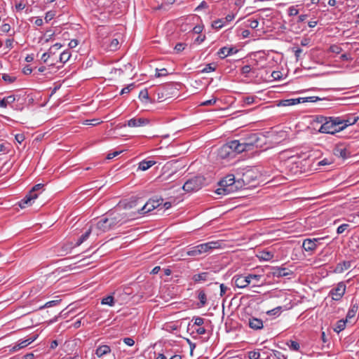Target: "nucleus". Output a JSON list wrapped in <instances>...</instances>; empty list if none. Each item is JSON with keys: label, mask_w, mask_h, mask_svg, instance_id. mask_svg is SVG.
<instances>
[{"label": "nucleus", "mask_w": 359, "mask_h": 359, "mask_svg": "<svg viewBox=\"0 0 359 359\" xmlns=\"http://www.w3.org/2000/svg\"><path fill=\"white\" fill-rule=\"evenodd\" d=\"M325 120H327L326 116L322 115L314 116L310 123L311 127L318 132L320 126H322L323 121Z\"/></svg>", "instance_id": "17"}, {"label": "nucleus", "mask_w": 359, "mask_h": 359, "mask_svg": "<svg viewBox=\"0 0 359 359\" xmlns=\"http://www.w3.org/2000/svg\"><path fill=\"white\" fill-rule=\"evenodd\" d=\"M235 144H236V141L235 140H232V141H230L227 143L225 144L226 146H227L228 147H229V149L230 152L231 153V154L233 156V157H235L236 153V147H235Z\"/></svg>", "instance_id": "38"}, {"label": "nucleus", "mask_w": 359, "mask_h": 359, "mask_svg": "<svg viewBox=\"0 0 359 359\" xmlns=\"http://www.w3.org/2000/svg\"><path fill=\"white\" fill-rule=\"evenodd\" d=\"M248 325L254 330H262L264 327L263 321L261 319L255 317H250L248 318Z\"/></svg>", "instance_id": "15"}, {"label": "nucleus", "mask_w": 359, "mask_h": 359, "mask_svg": "<svg viewBox=\"0 0 359 359\" xmlns=\"http://www.w3.org/2000/svg\"><path fill=\"white\" fill-rule=\"evenodd\" d=\"M43 187V184H37L34 186L25 198L19 202L20 207L25 208L27 205L30 204L32 201L36 199L42 193Z\"/></svg>", "instance_id": "4"}, {"label": "nucleus", "mask_w": 359, "mask_h": 359, "mask_svg": "<svg viewBox=\"0 0 359 359\" xmlns=\"http://www.w3.org/2000/svg\"><path fill=\"white\" fill-rule=\"evenodd\" d=\"M119 41L118 39H111L109 43V48L111 50H116L118 48Z\"/></svg>", "instance_id": "43"}, {"label": "nucleus", "mask_w": 359, "mask_h": 359, "mask_svg": "<svg viewBox=\"0 0 359 359\" xmlns=\"http://www.w3.org/2000/svg\"><path fill=\"white\" fill-rule=\"evenodd\" d=\"M204 177L198 175L188 180L183 185L182 189L187 192L196 191L202 188L205 184Z\"/></svg>", "instance_id": "5"}, {"label": "nucleus", "mask_w": 359, "mask_h": 359, "mask_svg": "<svg viewBox=\"0 0 359 359\" xmlns=\"http://www.w3.org/2000/svg\"><path fill=\"white\" fill-rule=\"evenodd\" d=\"M37 337H38V334H35V335H34L32 337H30L27 339L22 341L18 344L14 346L12 348L11 351H18V350H20V349H21L22 348H25V347L27 346L28 345H29L30 344L34 342L37 339Z\"/></svg>", "instance_id": "18"}, {"label": "nucleus", "mask_w": 359, "mask_h": 359, "mask_svg": "<svg viewBox=\"0 0 359 359\" xmlns=\"http://www.w3.org/2000/svg\"><path fill=\"white\" fill-rule=\"evenodd\" d=\"M139 97L142 100H149V94H148L147 90L144 89L143 90H141L140 93Z\"/></svg>", "instance_id": "52"}, {"label": "nucleus", "mask_w": 359, "mask_h": 359, "mask_svg": "<svg viewBox=\"0 0 359 359\" xmlns=\"http://www.w3.org/2000/svg\"><path fill=\"white\" fill-rule=\"evenodd\" d=\"M320 238H306L303 242L302 248L307 252H312L316 248V242H318Z\"/></svg>", "instance_id": "12"}, {"label": "nucleus", "mask_w": 359, "mask_h": 359, "mask_svg": "<svg viewBox=\"0 0 359 359\" xmlns=\"http://www.w3.org/2000/svg\"><path fill=\"white\" fill-rule=\"evenodd\" d=\"M60 302H61V299H60V300H53V301L48 302L43 306H41L40 309H43L44 308H48V307L56 306Z\"/></svg>", "instance_id": "44"}, {"label": "nucleus", "mask_w": 359, "mask_h": 359, "mask_svg": "<svg viewBox=\"0 0 359 359\" xmlns=\"http://www.w3.org/2000/svg\"><path fill=\"white\" fill-rule=\"evenodd\" d=\"M290 349L294 351H299L300 349L299 344L296 341L290 340L286 343Z\"/></svg>", "instance_id": "34"}, {"label": "nucleus", "mask_w": 359, "mask_h": 359, "mask_svg": "<svg viewBox=\"0 0 359 359\" xmlns=\"http://www.w3.org/2000/svg\"><path fill=\"white\" fill-rule=\"evenodd\" d=\"M25 135L22 133L17 134L15 135V139L18 143H22L25 140Z\"/></svg>", "instance_id": "63"}, {"label": "nucleus", "mask_w": 359, "mask_h": 359, "mask_svg": "<svg viewBox=\"0 0 359 359\" xmlns=\"http://www.w3.org/2000/svg\"><path fill=\"white\" fill-rule=\"evenodd\" d=\"M15 100V97L13 95L5 97L0 100V107L6 108L8 106V104L13 103Z\"/></svg>", "instance_id": "30"}, {"label": "nucleus", "mask_w": 359, "mask_h": 359, "mask_svg": "<svg viewBox=\"0 0 359 359\" xmlns=\"http://www.w3.org/2000/svg\"><path fill=\"white\" fill-rule=\"evenodd\" d=\"M342 48L339 46L338 45H332L330 46V47L329 48V52H331V53H336V54H339L342 52Z\"/></svg>", "instance_id": "42"}, {"label": "nucleus", "mask_w": 359, "mask_h": 359, "mask_svg": "<svg viewBox=\"0 0 359 359\" xmlns=\"http://www.w3.org/2000/svg\"><path fill=\"white\" fill-rule=\"evenodd\" d=\"M74 248V245H72V243L70 244H66L64 245L62 248V250L65 254L68 253V251L70 250L72 248Z\"/></svg>", "instance_id": "62"}, {"label": "nucleus", "mask_w": 359, "mask_h": 359, "mask_svg": "<svg viewBox=\"0 0 359 359\" xmlns=\"http://www.w3.org/2000/svg\"><path fill=\"white\" fill-rule=\"evenodd\" d=\"M2 79L8 83H12L16 81L17 78L15 76H11L7 74H3Z\"/></svg>", "instance_id": "40"}, {"label": "nucleus", "mask_w": 359, "mask_h": 359, "mask_svg": "<svg viewBox=\"0 0 359 359\" xmlns=\"http://www.w3.org/2000/svg\"><path fill=\"white\" fill-rule=\"evenodd\" d=\"M96 228L101 232H107L112 229L107 217L102 218L98 221L96 224Z\"/></svg>", "instance_id": "19"}, {"label": "nucleus", "mask_w": 359, "mask_h": 359, "mask_svg": "<svg viewBox=\"0 0 359 359\" xmlns=\"http://www.w3.org/2000/svg\"><path fill=\"white\" fill-rule=\"evenodd\" d=\"M123 342L129 346H132L134 345L135 344V341L133 340V339L130 338V337H126V338H123Z\"/></svg>", "instance_id": "58"}, {"label": "nucleus", "mask_w": 359, "mask_h": 359, "mask_svg": "<svg viewBox=\"0 0 359 359\" xmlns=\"http://www.w3.org/2000/svg\"><path fill=\"white\" fill-rule=\"evenodd\" d=\"M236 176L238 177V180H240L241 183V188L245 185L250 184L256 179L255 172L250 169H243L241 171L238 170Z\"/></svg>", "instance_id": "7"}, {"label": "nucleus", "mask_w": 359, "mask_h": 359, "mask_svg": "<svg viewBox=\"0 0 359 359\" xmlns=\"http://www.w3.org/2000/svg\"><path fill=\"white\" fill-rule=\"evenodd\" d=\"M249 359H259L260 358V353L257 351H250L248 353Z\"/></svg>", "instance_id": "49"}, {"label": "nucleus", "mask_w": 359, "mask_h": 359, "mask_svg": "<svg viewBox=\"0 0 359 359\" xmlns=\"http://www.w3.org/2000/svg\"><path fill=\"white\" fill-rule=\"evenodd\" d=\"M193 320H194V325L198 326H201L204 323V319L201 317H194Z\"/></svg>", "instance_id": "57"}, {"label": "nucleus", "mask_w": 359, "mask_h": 359, "mask_svg": "<svg viewBox=\"0 0 359 359\" xmlns=\"http://www.w3.org/2000/svg\"><path fill=\"white\" fill-rule=\"evenodd\" d=\"M196 248L200 255L208 252L207 249H206V245L205 243H202V244L196 245Z\"/></svg>", "instance_id": "53"}, {"label": "nucleus", "mask_w": 359, "mask_h": 359, "mask_svg": "<svg viewBox=\"0 0 359 359\" xmlns=\"http://www.w3.org/2000/svg\"><path fill=\"white\" fill-rule=\"evenodd\" d=\"M271 273L276 277H285L292 274V271L281 266L273 267Z\"/></svg>", "instance_id": "11"}, {"label": "nucleus", "mask_w": 359, "mask_h": 359, "mask_svg": "<svg viewBox=\"0 0 359 359\" xmlns=\"http://www.w3.org/2000/svg\"><path fill=\"white\" fill-rule=\"evenodd\" d=\"M302 97L285 100H282L281 103L283 106L294 105V104L302 103Z\"/></svg>", "instance_id": "32"}, {"label": "nucleus", "mask_w": 359, "mask_h": 359, "mask_svg": "<svg viewBox=\"0 0 359 359\" xmlns=\"http://www.w3.org/2000/svg\"><path fill=\"white\" fill-rule=\"evenodd\" d=\"M163 201L162 198L149 199L140 209L137 210V212L140 215L147 213L155 208L159 207Z\"/></svg>", "instance_id": "8"}, {"label": "nucleus", "mask_w": 359, "mask_h": 359, "mask_svg": "<svg viewBox=\"0 0 359 359\" xmlns=\"http://www.w3.org/2000/svg\"><path fill=\"white\" fill-rule=\"evenodd\" d=\"M349 226V224H343L341 225H340L337 229V233L338 234H341L345 230L347 229V228Z\"/></svg>", "instance_id": "56"}, {"label": "nucleus", "mask_w": 359, "mask_h": 359, "mask_svg": "<svg viewBox=\"0 0 359 359\" xmlns=\"http://www.w3.org/2000/svg\"><path fill=\"white\" fill-rule=\"evenodd\" d=\"M156 163V162L153 160H143L139 163L138 169L142 171H145L154 165Z\"/></svg>", "instance_id": "22"}, {"label": "nucleus", "mask_w": 359, "mask_h": 359, "mask_svg": "<svg viewBox=\"0 0 359 359\" xmlns=\"http://www.w3.org/2000/svg\"><path fill=\"white\" fill-rule=\"evenodd\" d=\"M101 303L112 306L114 305V298L111 295L107 296L102 299Z\"/></svg>", "instance_id": "35"}, {"label": "nucleus", "mask_w": 359, "mask_h": 359, "mask_svg": "<svg viewBox=\"0 0 359 359\" xmlns=\"http://www.w3.org/2000/svg\"><path fill=\"white\" fill-rule=\"evenodd\" d=\"M55 16V11H48L46 13L45 20L46 22H48V21L51 20L52 19H53Z\"/></svg>", "instance_id": "50"}, {"label": "nucleus", "mask_w": 359, "mask_h": 359, "mask_svg": "<svg viewBox=\"0 0 359 359\" xmlns=\"http://www.w3.org/2000/svg\"><path fill=\"white\" fill-rule=\"evenodd\" d=\"M234 285L239 288H245L250 284V280L243 275H236L233 278Z\"/></svg>", "instance_id": "10"}, {"label": "nucleus", "mask_w": 359, "mask_h": 359, "mask_svg": "<svg viewBox=\"0 0 359 359\" xmlns=\"http://www.w3.org/2000/svg\"><path fill=\"white\" fill-rule=\"evenodd\" d=\"M264 139V136L259 133H250L241 138L249 151L252 150L255 147H261Z\"/></svg>", "instance_id": "3"}, {"label": "nucleus", "mask_w": 359, "mask_h": 359, "mask_svg": "<svg viewBox=\"0 0 359 359\" xmlns=\"http://www.w3.org/2000/svg\"><path fill=\"white\" fill-rule=\"evenodd\" d=\"M229 148L225 144L222 145L218 151V156L222 159L234 158Z\"/></svg>", "instance_id": "21"}, {"label": "nucleus", "mask_w": 359, "mask_h": 359, "mask_svg": "<svg viewBox=\"0 0 359 359\" xmlns=\"http://www.w3.org/2000/svg\"><path fill=\"white\" fill-rule=\"evenodd\" d=\"M359 119V117L355 115H351L348 116L347 118H341V121L343 123H341L342 126H344V129L348 126H352L355 124L358 120Z\"/></svg>", "instance_id": "23"}, {"label": "nucleus", "mask_w": 359, "mask_h": 359, "mask_svg": "<svg viewBox=\"0 0 359 359\" xmlns=\"http://www.w3.org/2000/svg\"><path fill=\"white\" fill-rule=\"evenodd\" d=\"M149 123V120L144 118H133L128 121L129 127H140Z\"/></svg>", "instance_id": "13"}, {"label": "nucleus", "mask_w": 359, "mask_h": 359, "mask_svg": "<svg viewBox=\"0 0 359 359\" xmlns=\"http://www.w3.org/2000/svg\"><path fill=\"white\" fill-rule=\"evenodd\" d=\"M351 266V261H344L343 262L337 264L335 271L341 273L344 271L348 269Z\"/></svg>", "instance_id": "29"}, {"label": "nucleus", "mask_w": 359, "mask_h": 359, "mask_svg": "<svg viewBox=\"0 0 359 359\" xmlns=\"http://www.w3.org/2000/svg\"><path fill=\"white\" fill-rule=\"evenodd\" d=\"M241 74H248L251 71V67L250 65H245L241 68Z\"/></svg>", "instance_id": "64"}, {"label": "nucleus", "mask_w": 359, "mask_h": 359, "mask_svg": "<svg viewBox=\"0 0 359 359\" xmlns=\"http://www.w3.org/2000/svg\"><path fill=\"white\" fill-rule=\"evenodd\" d=\"M243 102L247 105H250L255 102L254 97H246L243 99Z\"/></svg>", "instance_id": "60"}, {"label": "nucleus", "mask_w": 359, "mask_h": 359, "mask_svg": "<svg viewBox=\"0 0 359 359\" xmlns=\"http://www.w3.org/2000/svg\"><path fill=\"white\" fill-rule=\"evenodd\" d=\"M61 47H62V44L61 43H56L55 44L52 46L48 49V50L47 52L52 57V56H53L56 53V51L58 50Z\"/></svg>", "instance_id": "36"}, {"label": "nucleus", "mask_w": 359, "mask_h": 359, "mask_svg": "<svg viewBox=\"0 0 359 359\" xmlns=\"http://www.w3.org/2000/svg\"><path fill=\"white\" fill-rule=\"evenodd\" d=\"M334 154L344 159L347 158L350 156V152L342 144H337L334 149Z\"/></svg>", "instance_id": "14"}, {"label": "nucleus", "mask_w": 359, "mask_h": 359, "mask_svg": "<svg viewBox=\"0 0 359 359\" xmlns=\"http://www.w3.org/2000/svg\"><path fill=\"white\" fill-rule=\"evenodd\" d=\"M186 254L187 255L190 257H196L200 255L198 251L197 250L196 246L190 248L189 250L187 251Z\"/></svg>", "instance_id": "45"}, {"label": "nucleus", "mask_w": 359, "mask_h": 359, "mask_svg": "<svg viewBox=\"0 0 359 359\" xmlns=\"http://www.w3.org/2000/svg\"><path fill=\"white\" fill-rule=\"evenodd\" d=\"M133 87H134V85H133V84H130V85H128V86H126V87L123 88L121 90V91L120 94H121V95H123V94H125V93H128L130 91V90H131V89H133Z\"/></svg>", "instance_id": "59"}, {"label": "nucleus", "mask_w": 359, "mask_h": 359, "mask_svg": "<svg viewBox=\"0 0 359 359\" xmlns=\"http://www.w3.org/2000/svg\"><path fill=\"white\" fill-rule=\"evenodd\" d=\"M346 322H348V320H346V318L345 320L341 319V320H338L337 322L336 327L334 328V331L337 333H339L340 332L344 330L346 327Z\"/></svg>", "instance_id": "31"}, {"label": "nucleus", "mask_w": 359, "mask_h": 359, "mask_svg": "<svg viewBox=\"0 0 359 359\" xmlns=\"http://www.w3.org/2000/svg\"><path fill=\"white\" fill-rule=\"evenodd\" d=\"M91 232L92 227L90 226V228L79 238V239L77 240L76 243L74 245V247H78L80 245H81L83 242H85L89 238Z\"/></svg>", "instance_id": "28"}, {"label": "nucleus", "mask_w": 359, "mask_h": 359, "mask_svg": "<svg viewBox=\"0 0 359 359\" xmlns=\"http://www.w3.org/2000/svg\"><path fill=\"white\" fill-rule=\"evenodd\" d=\"M111 352V348L107 345L100 346L95 351L97 357L100 358Z\"/></svg>", "instance_id": "27"}, {"label": "nucleus", "mask_w": 359, "mask_h": 359, "mask_svg": "<svg viewBox=\"0 0 359 359\" xmlns=\"http://www.w3.org/2000/svg\"><path fill=\"white\" fill-rule=\"evenodd\" d=\"M299 13L298 9H297L294 6H290L288 8V15L290 16H294Z\"/></svg>", "instance_id": "55"}, {"label": "nucleus", "mask_w": 359, "mask_h": 359, "mask_svg": "<svg viewBox=\"0 0 359 359\" xmlns=\"http://www.w3.org/2000/svg\"><path fill=\"white\" fill-rule=\"evenodd\" d=\"M170 87V85L165 86L163 87L161 91L158 92V98H163L164 95H168L169 88Z\"/></svg>", "instance_id": "39"}, {"label": "nucleus", "mask_w": 359, "mask_h": 359, "mask_svg": "<svg viewBox=\"0 0 359 359\" xmlns=\"http://www.w3.org/2000/svg\"><path fill=\"white\" fill-rule=\"evenodd\" d=\"M224 25L223 22V19H218L217 20H215L212 23V27L215 29H221Z\"/></svg>", "instance_id": "46"}, {"label": "nucleus", "mask_w": 359, "mask_h": 359, "mask_svg": "<svg viewBox=\"0 0 359 359\" xmlns=\"http://www.w3.org/2000/svg\"><path fill=\"white\" fill-rule=\"evenodd\" d=\"M326 118L327 120L324 121L318 129V133L334 135L344 129V126L341 125V117L326 116Z\"/></svg>", "instance_id": "2"}, {"label": "nucleus", "mask_w": 359, "mask_h": 359, "mask_svg": "<svg viewBox=\"0 0 359 359\" xmlns=\"http://www.w3.org/2000/svg\"><path fill=\"white\" fill-rule=\"evenodd\" d=\"M219 187L216 190L218 195L229 194L233 193L239 189H241V183L238 178L233 174L227 175L222 179L218 183Z\"/></svg>", "instance_id": "1"}, {"label": "nucleus", "mask_w": 359, "mask_h": 359, "mask_svg": "<svg viewBox=\"0 0 359 359\" xmlns=\"http://www.w3.org/2000/svg\"><path fill=\"white\" fill-rule=\"evenodd\" d=\"M359 311V306L357 301H354L353 299L351 301V306L346 314V320H351L355 318L356 313Z\"/></svg>", "instance_id": "16"}, {"label": "nucleus", "mask_w": 359, "mask_h": 359, "mask_svg": "<svg viewBox=\"0 0 359 359\" xmlns=\"http://www.w3.org/2000/svg\"><path fill=\"white\" fill-rule=\"evenodd\" d=\"M273 255L270 252H262L261 258L264 260L269 261L273 258Z\"/></svg>", "instance_id": "48"}, {"label": "nucleus", "mask_w": 359, "mask_h": 359, "mask_svg": "<svg viewBox=\"0 0 359 359\" xmlns=\"http://www.w3.org/2000/svg\"><path fill=\"white\" fill-rule=\"evenodd\" d=\"M346 291V285L343 282L337 284V287L330 291V296L334 301H339L344 296Z\"/></svg>", "instance_id": "9"}, {"label": "nucleus", "mask_w": 359, "mask_h": 359, "mask_svg": "<svg viewBox=\"0 0 359 359\" xmlns=\"http://www.w3.org/2000/svg\"><path fill=\"white\" fill-rule=\"evenodd\" d=\"M198 292V299L200 302L197 304L198 308L203 307L207 304V296L203 290H199Z\"/></svg>", "instance_id": "25"}, {"label": "nucleus", "mask_w": 359, "mask_h": 359, "mask_svg": "<svg viewBox=\"0 0 359 359\" xmlns=\"http://www.w3.org/2000/svg\"><path fill=\"white\" fill-rule=\"evenodd\" d=\"M209 272H202L201 273L195 274L192 276V280L194 283H198L201 281H206L209 280Z\"/></svg>", "instance_id": "24"}, {"label": "nucleus", "mask_w": 359, "mask_h": 359, "mask_svg": "<svg viewBox=\"0 0 359 359\" xmlns=\"http://www.w3.org/2000/svg\"><path fill=\"white\" fill-rule=\"evenodd\" d=\"M215 69H216V65L212 63H210V64L206 65V66L201 70V72L208 73V72L215 71Z\"/></svg>", "instance_id": "41"}, {"label": "nucleus", "mask_w": 359, "mask_h": 359, "mask_svg": "<svg viewBox=\"0 0 359 359\" xmlns=\"http://www.w3.org/2000/svg\"><path fill=\"white\" fill-rule=\"evenodd\" d=\"M187 46V44L184 43H177L175 46V50L177 53H180L184 50L185 47Z\"/></svg>", "instance_id": "51"}, {"label": "nucleus", "mask_w": 359, "mask_h": 359, "mask_svg": "<svg viewBox=\"0 0 359 359\" xmlns=\"http://www.w3.org/2000/svg\"><path fill=\"white\" fill-rule=\"evenodd\" d=\"M237 52L238 50L236 49L234 47L224 46L219 50L217 55H219V57L224 58L230 55L236 53Z\"/></svg>", "instance_id": "20"}, {"label": "nucleus", "mask_w": 359, "mask_h": 359, "mask_svg": "<svg viewBox=\"0 0 359 359\" xmlns=\"http://www.w3.org/2000/svg\"><path fill=\"white\" fill-rule=\"evenodd\" d=\"M133 215H128L126 213L113 212L109 213L107 219L112 229L116 226L122 225L127 222L133 219Z\"/></svg>", "instance_id": "6"}, {"label": "nucleus", "mask_w": 359, "mask_h": 359, "mask_svg": "<svg viewBox=\"0 0 359 359\" xmlns=\"http://www.w3.org/2000/svg\"><path fill=\"white\" fill-rule=\"evenodd\" d=\"M205 244L206 245V249H207L208 252L212 249L219 248L220 246V244L218 241H211V242L205 243Z\"/></svg>", "instance_id": "37"}, {"label": "nucleus", "mask_w": 359, "mask_h": 359, "mask_svg": "<svg viewBox=\"0 0 359 359\" xmlns=\"http://www.w3.org/2000/svg\"><path fill=\"white\" fill-rule=\"evenodd\" d=\"M70 57V52L68 50H65L60 55L59 61L62 63H65L69 60Z\"/></svg>", "instance_id": "33"}, {"label": "nucleus", "mask_w": 359, "mask_h": 359, "mask_svg": "<svg viewBox=\"0 0 359 359\" xmlns=\"http://www.w3.org/2000/svg\"><path fill=\"white\" fill-rule=\"evenodd\" d=\"M235 147L236 148V153L241 154L243 151H248L249 149H248L246 144L243 142V141L241 140H236Z\"/></svg>", "instance_id": "26"}, {"label": "nucleus", "mask_w": 359, "mask_h": 359, "mask_svg": "<svg viewBox=\"0 0 359 359\" xmlns=\"http://www.w3.org/2000/svg\"><path fill=\"white\" fill-rule=\"evenodd\" d=\"M168 74V73L167 69L163 68V69H160L159 72H156L155 76H156V77H161V76H166Z\"/></svg>", "instance_id": "61"}, {"label": "nucleus", "mask_w": 359, "mask_h": 359, "mask_svg": "<svg viewBox=\"0 0 359 359\" xmlns=\"http://www.w3.org/2000/svg\"><path fill=\"white\" fill-rule=\"evenodd\" d=\"M281 309H282V307L281 306H278L273 309H271L269 311L266 312V313L268 315H277V314H279L281 311Z\"/></svg>", "instance_id": "54"}, {"label": "nucleus", "mask_w": 359, "mask_h": 359, "mask_svg": "<svg viewBox=\"0 0 359 359\" xmlns=\"http://www.w3.org/2000/svg\"><path fill=\"white\" fill-rule=\"evenodd\" d=\"M320 98L318 97H315V96H312V97H302V103H304V102H315L318 100H319Z\"/></svg>", "instance_id": "47"}]
</instances>
